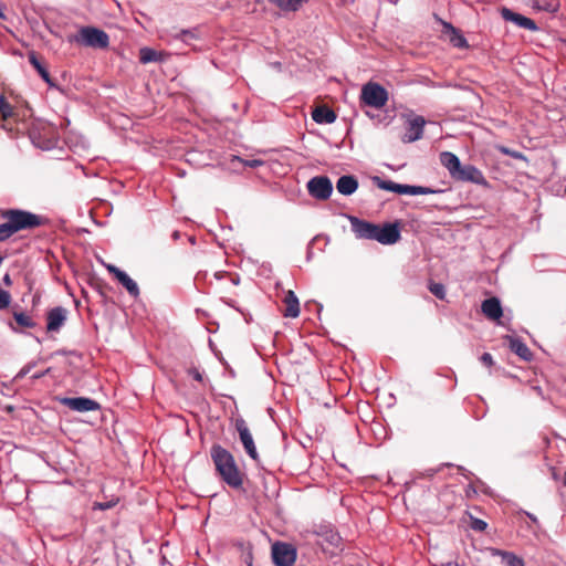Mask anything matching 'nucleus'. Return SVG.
<instances>
[{
    "label": "nucleus",
    "instance_id": "1",
    "mask_svg": "<svg viewBox=\"0 0 566 566\" xmlns=\"http://www.w3.org/2000/svg\"><path fill=\"white\" fill-rule=\"evenodd\" d=\"M0 242L9 240L21 231H31L46 223V219L28 210L0 209Z\"/></svg>",
    "mask_w": 566,
    "mask_h": 566
},
{
    "label": "nucleus",
    "instance_id": "2",
    "mask_svg": "<svg viewBox=\"0 0 566 566\" xmlns=\"http://www.w3.org/2000/svg\"><path fill=\"white\" fill-rule=\"evenodd\" d=\"M211 459L222 481L231 488L242 485V474L235 463L233 455L223 447L214 444L211 447Z\"/></svg>",
    "mask_w": 566,
    "mask_h": 566
},
{
    "label": "nucleus",
    "instance_id": "3",
    "mask_svg": "<svg viewBox=\"0 0 566 566\" xmlns=\"http://www.w3.org/2000/svg\"><path fill=\"white\" fill-rule=\"evenodd\" d=\"M373 181L379 189L391 191V192H395L398 195L418 196V195L441 193L444 191L442 189H432V188L423 187V186L397 184L391 180H384L377 176L373 178Z\"/></svg>",
    "mask_w": 566,
    "mask_h": 566
},
{
    "label": "nucleus",
    "instance_id": "4",
    "mask_svg": "<svg viewBox=\"0 0 566 566\" xmlns=\"http://www.w3.org/2000/svg\"><path fill=\"white\" fill-rule=\"evenodd\" d=\"M360 101L370 107L381 108L388 101L387 90L376 82H367L360 91Z\"/></svg>",
    "mask_w": 566,
    "mask_h": 566
},
{
    "label": "nucleus",
    "instance_id": "5",
    "mask_svg": "<svg viewBox=\"0 0 566 566\" xmlns=\"http://www.w3.org/2000/svg\"><path fill=\"white\" fill-rule=\"evenodd\" d=\"M405 118V134L401 140L405 144L415 143L422 138L427 120L423 116L409 112L402 115Z\"/></svg>",
    "mask_w": 566,
    "mask_h": 566
},
{
    "label": "nucleus",
    "instance_id": "6",
    "mask_svg": "<svg viewBox=\"0 0 566 566\" xmlns=\"http://www.w3.org/2000/svg\"><path fill=\"white\" fill-rule=\"evenodd\" d=\"M77 42L96 49H106L109 44L108 34L94 27H84L80 30Z\"/></svg>",
    "mask_w": 566,
    "mask_h": 566
},
{
    "label": "nucleus",
    "instance_id": "7",
    "mask_svg": "<svg viewBox=\"0 0 566 566\" xmlns=\"http://www.w3.org/2000/svg\"><path fill=\"white\" fill-rule=\"evenodd\" d=\"M308 193L317 200H327L333 193V184L327 176H315L307 181Z\"/></svg>",
    "mask_w": 566,
    "mask_h": 566
},
{
    "label": "nucleus",
    "instance_id": "8",
    "mask_svg": "<svg viewBox=\"0 0 566 566\" xmlns=\"http://www.w3.org/2000/svg\"><path fill=\"white\" fill-rule=\"evenodd\" d=\"M401 238L398 223L386 222L384 224H375L373 240L384 245H391Z\"/></svg>",
    "mask_w": 566,
    "mask_h": 566
},
{
    "label": "nucleus",
    "instance_id": "9",
    "mask_svg": "<svg viewBox=\"0 0 566 566\" xmlns=\"http://www.w3.org/2000/svg\"><path fill=\"white\" fill-rule=\"evenodd\" d=\"M61 405L69 407L71 410L78 412L94 411L99 409V403L91 398L86 397H76L69 398L63 397L59 398Z\"/></svg>",
    "mask_w": 566,
    "mask_h": 566
},
{
    "label": "nucleus",
    "instance_id": "10",
    "mask_svg": "<svg viewBox=\"0 0 566 566\" xmlns=\"http://www.w3.org/2000/svg\"><path fill=\"white\" fill-rule=\"evenodd\" d=\"M347 218L350 222L352 231L357 239L373 240L376 223L355 216H347Z\"/></svg>",
    "mask_w": 566,
    "mask_h": 566
},
{
    "label": "nucleus",
    "instance_id": "11",
    "mask_svg": "<svg viewBox=\"0 0 566 566\" xmlns=\"http://www.w3.org/2000/svg\"><path fill=\"white\" fill-rule=\"evenodd\" d=\"M454 179L458 181L472 182L480 186L488 185L483 172L473 165H462Z\"/></svg>",
    "mask_w": 566,
    "mask_h": 566
},
{
    "label": "nucleus",
    "instance_id": "12",
    "mask_svg": "<svg viewBox=\"0 0 566 566\" xmlns=\"http://www.w3.org/2000/svg\"><path fill=\"white\" fill-rule=\"evenodd\" d=\"M500 13H501V17L503 18V20L512 22L520 28H523V29H526V30H530L533 32L538 31V29H539L534 20H532L523 14H520L517 12H514L513 10H511L506 7H503L501 9Z\"/></svg>",
    "mask_w": 566,
    "mask_h": 566
},
{
    "label": "nucleus",
    "instance_id": "13",
    "mask_svg": "<svg viewBox=\"0 0 566 566\" xmlns=\"http://www.w3.org/2000/svg\"><path fill=\"white\" fill-rule=\"evenodd\" d=\"M235 428L239 432L240 440L247 451V453L252 458H258L256 448L252 438V434L247 426V422L243 419L235 420Z\"/></svg>",
    "mask_w": 566,
    "mask_h": 566
},
{
    "label": "nucleus",
    "instance_id": "14",
    "mask_svg": "<svg viewBox=\"0 0 566 566\" xmlns=\"http://www.w3.org/2000/svg\"><path fill=\"white\" fill-rule=\"evenodd\" d=\"M106 269L126 289L130 296L137 297L139 295L137 283L126 272L112 264H108Z\"/></svg>",
    "mask_w": 566,
    "mask_h": 566
},
{
    "label": "nucleus",
    "instance_id": "15",
    "mask_svg": "<svg viewBox=\"0 0 566 566\" xmlns=\"http://www.w3.org/2000/svg\"><path fill=\"white\" fill-rule=\"evenodd\" d=\"M67 311L64 307L57 306L48 312V325L46 329L49 332L59 331L64 322L66 321Z\"/></svg>",
    "mask_w": 566,
    "mask_h": 566
},
{
    "label": "nucleus",
    "instance_id": "16",
    "mask_svg": "<svg viewBox=\"0 0 566 566\" xmlns=\"http://www.w3.org/2000/svg\"><path fill=\"white\" fill-rule=\"evenodd\" d=\"M482 313L490 319L499 321L503 315L501 302L497 297H490L482 302Z\"/></svg>",
    "mask_w": 566,
    "mask_h": 566
},
{
    "label": "nucleus",
    "instance_id": "17",
    "mask_svg": "<svg viewBox=\"0 0 566 566\" xmlns=\"http://www.w3.org/2000/svg\"><path fill=\"white\" fill-rule=\"evenodd\" d=\"M336 189L343 196H352L358 189V180L353 175H343L336 181Z\"/></svg>",
    "mask_w": 566,
    "mask_h": 566
},
{
    "label": "nucleus",
    "instance_id": "18",
    "mask_svg": "<svg viewBox=\"0 0 566 566\" xmlns=\"http://www.w3.org/2000/svg\"><path fill=\"white\" fill-rule=\"evenodd\" d=\"M443 33L449 35V40L454 48L467 49L469 46L467 39L449 22H443Z\"/></svg>",
    "mask_w": 566,
    "mask_h": 566
},
{
    "label": "nucleus",
    "instance_id": "19",
    "mask_svg": "<svg viewBox=\"0 0 566 566\" xmlns=\"http://www.w3.org/2000/svg\"><path fill=\"white\" fill-rule=\"evenodd\" d=\"M440 163L448 169L453 179L462 166L459 157L451 151H442L440 154Z\"/></svg>",
    "mask_w": 566,
    "mask_h": 566
},
{
    "label": "nucleus",
    "instance_id": "20",
    "mask_svg": "<svg viewBox=\"0 0 566 566\" xmlns=\"http://www.w3.org/2000/svg\"><path fill=\"white\" fill-rule=\"evenodd\" d=\"M490 553L492 556L501 557V563L504 566H525L523 558L513 552L502 551L500 548H490Z\"/></svg>",
    "mask_w": 566,
    "mask_h": 566
},
{
    "label": "nucleus",
    "instance_id": "21",
    "mask_svg": "<svg viewBox=\"0 0 566 566\" xmlns=\"http://www.w3.org/2000/svg\"><path fill=\"white\" fill-rule=\"evenodd\" d=\"M509 347L520 358L530 361L533 358V354L527 345L517 337L509 336Z\"/></svg>",
    "mask_w": 566,
    "mask_h": 566
},
{
    "label": "nucleus",
    "instance_id": "22",
    "mask_svg": "<svg viewBox=\"0 0 566 566\" xmlns=\"http://www.w3.org/2000/svg\"><path fill=\"white\" fill-rule=\"evenodd\" d=\"M312 118L316 124H332L337 116L333 109L327 106L315 107L312 112Z\"/></svg>",
    "mask_w": 566,
    "mask_h": 566
},
{
    "label": "nucleus",
    "instance_id": "23",
    "mask_svg": "<svg viewBox=\"0 0 566 566\" xmlns=\"http://www.w3.org/2000/svg\"><path fill=\"white\" fill-rule=\"evenodd\" d=\"M300 301L294 291H285V318H296L300 315Z\"/></svg>",
    "mask_w": 566,
    "mask_h": 566
},
{
    "label": "nucleus",
    "instance_id": "24",
    "mask_svg": "<svg viewBox=\"0 0 566 566\" xmlns=\"http://www.w3.org/2000/svg\"><path fill=\"white\" fill-rule=\"evenodd\" d=\"M29 62L31 63V65L38 71V73L40 74V76L49 84H51V77H50V73L48 72V70L44 67V65L41 63V61L39 60V56L35 52H30L29 55Z\"/></svg>",
    "mask_w": 566,
    "mask_h": 566
},
{
    "label": "nucleus",
    "instance_id": "25",
    "mask_svg": "<svg viewBox=\"0 0 566 566\" xmlns=\"http://www.w3.org/2000/svg\"><path fill=\"white\" fill-rule=\"evenodd\" d=\"M139 61L143 64L160 61V53L150 48H142L139 50Z\"/></svg>",
    "mask_w": 566,
    "mask_h": 566
},
{
    "label": "nucleus",
    "instance_id": "26",
    "mask_svg": "<svg viewBox=\"0 0 566 566\" xmlns=\"http://www.w3.org/2000/svg\"><path fill=\"white\" fill-rule=\"evenodd\" d=\"M13 115V107L7 98L0 94V120H7Z\"/></svg>",
    "mask_w": 566,
    "mask_h": 566
},
{
    "label": "nucleus",
    "instance_id": "27",
    "mask_svg": "<svg viewBox=\"0 0 566 566\" xmlns=\"http://www.w3.org/2000/svg\"><path fill=\"white\" fill-rule=\"evenodd\" d=\"M13 317H14L17 324L21 327L33 328L35 326V322L32 319V317L22 312L21 313L14 312Z\"/></svg>",
    "mask_w": 566,
    "mask_h": 566
},
{
    "label": "nucleus",
    "instance_id": "28",
    "mask_svg": "<svg viewBox=\"0 0 566 566\" xmlns=\"http://www.w3.org/2000/svg\"><path fill=\"white\" fill-rule=\"evenodd\" d=\"M272 559L275 566H283V542L276 541L272 545Z\"/></svg>",
    "mask_w": 566,
    "mask_h": 566
},
{
    "label": "nucleus",
    "instance_id": "29",
    "mask_svg": "<svg viewBox=\"0 0 566 566\" xmlns=\"http://www.w3.org/2000/svg\"><path fill=\"white\" fill-rule=\"evenodd\" d=\"M297 559V548L291 543H285V566H294Z\"/></svg>",
    "mask_w": 566,
    "mask_h": 566
},
{
    "label": "nucleus",
    "instance_id": "30",
    "mask_svg": "<svg viewBox=\"0 0 566 566\" xmlns=\"http://www.w3.org/2000/svg\"><path fill=\"white\" fill-rule=\"evenodd\" d=\"M534 7L537 8L538 10H542L545 12L555 13V12H557L559 4L555 1L537 0L535 2Z\"/></svg>",
    "mask_w": 566,
    "mask_h": 566
},
{
    "label": "nucleus",
    "instance_id": "31",
    "mask_svg": "<svg viewBox=\"0 0 566 566\" xmlns=\"http://www.w3.org/2000/svg\"><path fill=\"white\" fill-rule=\"evenodd\" d=\"M429 291L439 300L446 297V287L442 283H430Z\"/></svg>",
    "mask_w": 566,
    "mask_h": 566
},
{
    "label": "nucleus",
    "instance_id": "32",
    "mask_svg": "<svg viewBox=\"0 0 566 566\" xmlns=\"http://www.w3.org/2000/svg\"><path fill=\"white\" fill-rule=\"evenodd\" d=\"M324 538L327 543H329L334 547H339V545H340L342 538H340L339 534L334 531L326 532L324 535Z\"/></svg>",
    "mask_w": 566,
    "mask_h": 566
},
{
    "label": "nucleus",
    "instance_id": "33",
    "mask_svg": "<svg viewBox=\"0 0 566 566\" xmlns=\"http://www.w3.org/2000/svg\"><path fill=\"white\" fill-rule=\"evenodd\" d=\"M310 0H285V12L297 11L302 6Z\"/></svg>",
    "mask_w": 566,
    "mask_h": 566
},
{
    "label": "nucleus",
    "instance_id": "34",
    "mask_svg": "<svg viewBox=\"0 0 566 566\" xmlns=\"http://www.w3.org/2000/svg\"><path fill=\"white\" fill-rule=\"evenodd\" d=\"M117 502H118V499L111 500L107 502H95L93 505V510L106 511V510L114 507L117 504Z\"/></svg>",
    "mask_w": 566,
    "mask_h": 566
},
{
    "label": "nucleus",
    "instance_id": "35",
    "mask_svg": "<svg viewBox=\"0 0 566 566\" xmlns=\"http://www.w3.org/2000/svg\"><path fill=\"white\" fill-rule=\"evenodd\" d=\"M471 528L476 532H483L488 527V523L481 518H472Z\"/></svg>",
    "mask_w": 566,
    "mask_h": 566
},
{
    "label": "nucleus",
    "instance_id": "36",
    "mask_svg": "<svg viewBox=\"0 0 566 566\" xmlns=\"http://www.w3.org/2000/svg\"><path fill=\"white\" fill-rule=\"evenodd\" d=\"M11 295L4 290H0V310H4L10 305Z\"/></svg>",
    "mask_w": 566,
    "mask_h": 566
},
{
    "label": "nucleus",
    "instance_id": "37",
    "mask_svg": "<svg viewBox=\"0 0 566 566\" xmlns=\"http://www.w3.org/2000/svg\"><path fill=\"white\" fill-rule=\"evenodd\" d=\"M178 39H181L185 42H188L189 40L197 39V35L193 31L190 30H181L180 33L177 35Z\"/></svg>",
    "mask_w": 566,
    "mask_h": 566
},
{
    "label": "nucleus",
    "instance_id": "38",
    "mask_svg": "<svg viewBox=\"0 0 566 566\" xmlns=\"http://www.w3.org/2000/svg\"><path fill=\"white\" fill-rule=\"evenodd\" d=\"M480 360L486 367H492L494 365L493 357L490 353H483L480 357Z\"/></svg>",
    "mask_w": 566,
    "mask_h": 566
},
{
    "label": "nucleus",
    "instance_id": "39",
    "mask_svg": "<svg viewBox=\"0 0 566 566\" xmlns=\"http://www.w3.org/2000/svg\"><path fill=\"white\" fill-rule=\"evenodd\" d=\"M34 366V364H28L27 366H24L20 371L19 374L17 375V378H22L24 377L27 374L30 373L31 368Z\"/></svg>",
    "mask_w": 566,
    "mask_h": 566
},
{
    "label": "nucleus",
    "instance_id": "40",
    "mask_svg": "<svg viewBox=\"0 0 566 566\" xmlns=\"http://www.w3.org/2000/svg\"><path fill=\"white\" fill-rule=\"evenodd\" d=\"M503 153L507 154V155H510V156H512L513 158H516V159L524 158V156L521 153L514 151V150H509L507 148H503Z\"/></svg>",
    "mask_w": 566,
    "mask_h": 566
},
{
    "label": "nucleus",
    "instance_id": "41",
    "mask_svg": "<svg viewBox=\"0 0 566 566\" xmlns=\"http://www.w3.org/2000/svg\"><path fill=\"white\" fill-rule=\"evenodd\" d=\"M190 375L198 381L202 380V376L197 369L190 370Z\"/></svg>",
    "mask_w": 566,
    "mask_h": 566
},
{
    "label": "nucleus",
    "instance_id": "42",
    "mask_svg": "<svg viewBox=\"0 0 566 566\" xmlns=\"http://www.w3.org/2000/svg\"><path fill=\"white\" fill-rule=\"evenodd\" d=\"M321 239H322V237H321V235H317V237H315V238L311 241L310 247H308V251H307V258H308V259L311 258V254H312V252H311V247H312L316 241H318V240H321Z\"/></svg>",
    "mask_w": 566,
    "mask_h": 566
},
{
    "label": "nucleus",
    "instance_id": "43",
    "mask_svg": "<svg viewBox=\"0 0 566 566\" xmlns=\"http://www.w3.org/2000/svg\"><path fill=\"white\" fill-rule=\"evenodd\" d=\"M261 164L262 163L260 160H256V159L245 161V165L249 166V167H255V166L261 165Z\"/></svg>",
    "mask_w": 566,
    "mask_h": 566
},
{
    "label": "nucleus",
    "instance_id": "44",
    "mask_svg": "<svg viewBox=\"0 0 566 566\" xmlns=\"http://www.w3.org/2000/svg\"><path fill=\"white\" fill-rule=\"evenodd\" d=\"M525 514L534 524H538V520L534 514H532L530 512H525Z\"/></svg>",
    "mask_w": 566,
    "mask_h": 566
},
{
    "label": "nucleus",
    "instance_id": "45",
    "mask_svg": "<svg viewBox=\"0 0 566 566\" xmlns=\"http://www.w3.org/2000/svg\"><path fill=\"white\" fill-rule=\"evenodd\" d=\"M3 283L7 285V286H10L12 284V281H11V277L9 274H6L3 276Z\"/></svg>",
    "mask_w": 566,
    "mask_h": 566
},
{
    "label": "nucleus",
    "instance_id": "46",
    "mask_svg": "<svg viewBox=\"0 0 566 566\" xmlns=\"http://www.w3.org/2000/svg\"><path fill=\"white\" fill-rule=\"evenodd\" d=\"M245 562L248 563L249 566H252V554H251V552L248 553Z\"/></svg>",
    "mask_w": 566,
    "mask_h": 566
},
{
    "label": "nucleus",
    "instance_id": "47",
    "mask_svg": "<svg viewBox=\"0 0 566 566\" xmlns=\"http://www.w3.org/2000/svg\"><path fill=\"white\" fill-rule=\"evenodd\" d=\"M50 371V368H48L45 371L41 373V374H35L33 375V378L38 379V378H41L42 376H44L45 374H48Z\"/></svg>",
    "mask_w": 566,
    "mask_h": 566
},
{
    "label": "nucleus",
    "instance_id": "48",
    "mask_svg": "<svg viewBox=\"0 0 566 566\" xmlns=\"http://www.w3.org/2000/svg\"><path fill=\"white\" fill-rule=\"evenodd\" d=\"M270 1L275 3L279 8H283V0H270Z\"/></svg>",
    "mask_w": 566,
    "mask_h": 566
},
{
    "label": "nucleus",
    "instance_id": "49",
    "mask_svg": "<svg viewBox=\"0 0 566 566\" xmlns=\"http://www.w3.org/2000/svg\"><path fill=\"white\" fill-rule=\"evenodd\" d=\"M179 235H180L179 231H175V232L172 233V238H174V240H177V239L179 238Z\"/></svg>",
    "mask_w": 566,
    "mask_h": 566
},
{
    "label": "nucleus",
    "instance_id": "50",
    "mask_svg": "<svg viewBox=\"0 0 566 566\" xmlns=\"http://www.w3.org/2000/svg\"><path fill=\"white\" fill-rule=\"evenodd\" d=\"M298 566H306L305 564H300Z\"/></svg>",
    "mask_w": 566,
    "mask_h": 566
}]
</instances>
